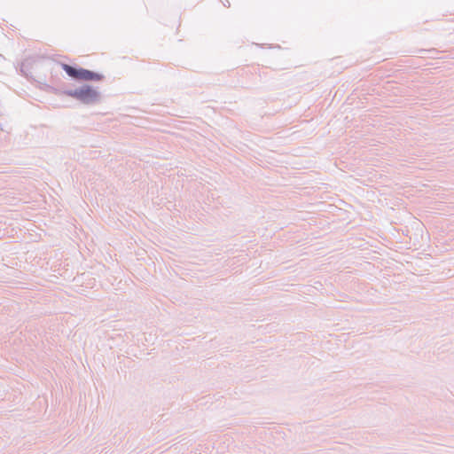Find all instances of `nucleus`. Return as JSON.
<instances>
[{
	"mask_svg": "<svg viewBox=\"0 0 454 454\" xmlns=\"http://www.w3.org/2000/svg\"><path fill=\"white\" fill-rule=\"evenodd\" d=\"M50 90L56 95L70 97L86 106L98 105L102 99V95L98 88L89 83H82L81 86L74 89L50 87Z\"/></svg>",
	"mask_w": 454,
	"mask_h": 454,
	"instance_id": "obj_1",
	"label": "nucleus"
},
{
	"mask_svg": "<svg viewBox=\"0 0 454 454\" xmlns=\"http://www.w3.org/2000/svg\"><path fill=\"white\" fill-rule=\"evenodd\" d=\"M105 79L106 77L102 73L82 67L78 82H83L84 83H88L89 82H103Z\"/></svg>",
	"mask_w": 454,
	"mask_h": 454,
	"instance_id": "obj_2",
	"label": "nucleus"
},
{
	"mask_svg": "<svg viewBox=\"0 0 454 454\" xmlns=\"http://www.w3.org/2000/svg\"><path fill=\"white\" fill-rule=\"evenodd\" d=\"M61 68L74 81H79L82 67L77 64L60 63Z\"/></svg>",
	"mask_w": 454,
	"mask_h": 454,
	"instance_id": "obj_3",
	"label": "nucleus"
},
{
	"mask_svg": "<svg viewBox=\"0 0 454 454\" xmlns=\"http://www.w3.org/2000/svg\"><path fill=\"white\" fill-rule=\"evenodd\" d=\"M32 68V60L30 59H24L20 66V72L22 75L28 78V73Z\"/></svg>",
	"mask_w": 454,
	"mask_h": 454,
	"instance_id": "obj_4",
	"label": "nucleus"
},
{
	"mask_svg": "<svg viewBox=\"0 0 454 454\" xmlns=\"http://www.w3.org/2000/svg\"><path fill=\"white\" fill-rule=\"evenodd\" d=\"M226 3H228V6L231 5V3H229V0H226Z\"/></svg>",
	"mask_w": 454,
	"mask_h": 454,
	"instance_id": "obj_5",
	"label": "nucleus"
},
{
	"mask_svg": "<svg viewBox=\"0 0 454 454\" xmlns=\"http://www.w3.org/2000/svg\"><path fill=\"white\" fill-rule=\"evenodd\" d=\"M226 3H228V6L231 5V3H229V0H226Z\"/></svg>",
	"mask_w": 454,
	"mask_h": 454,
	"instance_id": "obj_6",
	"label": "nucleus"
}]
</instances>
